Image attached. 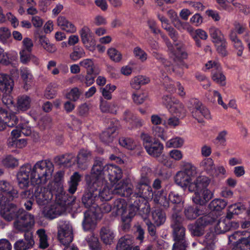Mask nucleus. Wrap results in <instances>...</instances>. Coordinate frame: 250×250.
<instances>
[{
    "instance_id": "obj_4",
    "label": "nucleus",
    "mask_w": 250,
    "mask_h": 250,
    "mask_svg": "<svg viewBox=\"0 0 250 250\" xmlns=\"http://www.w3.org/2000/svg\"><path fill=\"white\" fill-rule=\"evenodd\" d=\"M32 167V182L35 184H44L51 178L54 165L51 161H38Z\"/></svg>"
},
{
    "instance_id": "obj_42",
    "label": "nucleus",
    "mask_w": 250,
    "mask_h": 250,
    "mask_svg": "<svg viewBox=\"0 0 250 250\" xmlns=\"http://www.w3.org/2000/svg\"><path fill=\"white\" fill-rule=\"evenodd\" d=\"M171 212V223L183 221L184 219L180 215L181 208L179 204H173Z\"/></svg>"
},
{
    "instance_id": "obj_59",
    "label": "nucleus",
    "mask_w": 250,
    "mask_h": 250,
    "mask_svg": "<svg viewBox=\"0 0 250 250\" xmlns=\"http://www.w3.org/2000/svg\"><path fill=\"white\" fill-rule=\"evenodd\" d=\"M107 53L110 58L115 62H119L122 59V54L114 48H109Z\"/></svg>"
},
{
    "instance_id": "obj_18",
    "label": "nucleus",
    "mask_w": 250,
    "mask_h": 250,
    "mask_svg": "<svg viewBox=\"0 0 250 250\" xmlns=\"http://www.w3.org/2000/svg\"><path fill=\"white\" fill-rule=\"evenodd\" d=\"M105 175L112 183H115L122 177V169L118 166L113 165H105Z\"/></svg>"
},
{
    "instance_id": "obj_53",
    "label": "nucleus",
    "mask_w": 250,
    "mask_h": 250,
    "mask_svg": "<svg viewBox=\"0 0 250 250\" xmlns=\"http://www.w3.org/2000/svg\"><path fill=\"white\" fill-rule=\"evenodd\" d=\"M86 241L91 250H101V245L97 237L92 235Z\"/></svg>"
},
{
    "instance_id": "obj_25",
    "label": "nucleus",
    "mask_w": 250,
    "mask_h": 250,
    "mask_svg": "<svg viewBox=\"0 0 250 250\" xmlns=\"http://www.w3.org/2000/svg\"><path fill=\"white\" fill-rule=\"evenodd\" d=\"M140 202V199H134V197L131 196L130 203L131 204L129 207L128 214L125 215V218L124 219L125 221H131V219L136 215L137 212L140 209L139 203Z\"/></svg>"
},
{
    "instance_id": "obj_27",
    "label": "nucleus",
    "mask_w": 250,
    "mask_h": 250,
    "mask_svg": "<svg viewBox=\"0 0 250 250\" xmlns=\"http://www.w3.org/2000/svg\"><path fill=\"white\" fill-rule=\"evenodd\" d=\"M82 177L78 172H75L70 177V181L68 182L67 190L69 193L73 194L75 192L79 183L81 181Z\"/></svg>"
},
{
    "instance_id": "obj_26",
    "label": "nucleus",
    "mask_w": 250,
    "mask_h": 250,
    "mask_svg": "<svg viewBox=\"0 0 250 250\" xmlns=\"http://www.w3.org/2000/svg\"><path fill=\"white\" fill-rule=\"evenodd\" d=\"M200 167L210 175H216L215 165L213 160L210 158L204 159L200 164Z\"/></svg>"
},
{
    "instance_id": "obj_45",
    "label": "nucleus",
    "mask_w": 250,
    "mask_h": 250,
    "mask_svg": "<svg viewBox=\"0 0 250 250\" xmlns=\"http://www.w3.org/2000/svg\"><path fill=\"white\" fill-rule=\"evenodd\" d=\"M37 234L40 239V248L43 249L47 248L49 244L45 229H38L37 231Z\"/></svg>"
},
{
    "instance_id": "obj_31",
    "label": "nucleus",
    "mask_w": 250,
    "mask_h": 250,
    "mask_svg": "<svg viewBox=\"0 0 250 250\" xmlns=\"http://www.w3.org/2000/svg\"><path fill=\"white\" fill-rule=\"evenodd\" d=\"M132 239L129 235L122 237L116 246L117 250H130L132 248Z\"/></svg>"
},
{
    "instance_id": "obj_56",
    "label": "nucleus",
    "mask_w": 250,
    "mask_h": 250,
    "mask_svg": "<svg viewBox=\"0 0 250 250\" xmlns=\"http://www.w3.org/2000/svg\"><path fill=\"white\" fill-rule=\"evenodd\" d=\"M241 231H237L229 236V241L230 242H233L234 244L233 246H237L238 244L242 243L243 240H245V237H241Z\"/></svg>"
},
{
    "instance_id": "obj_55",
    "label": "nucleus",
    "mask_w": 250,
    "mask_h": 250,
    "mask_svg": "<svg viewBox=\"0 0 250 250\" xmlns=\"http://www.w3.org/2000/svg\"><path fill=\"white\" fill-rule=\"evenodd\" d=\"M119 144L122 146L128 149L132 150L135 146L134 141L129 138H121L119 140Z\"/></svg>"
},
{
    "instance_id": "obj_17",
    "label": "nucleus",
    "mask_w": 250,
    "mask_h": 250,
    "mask_svg": "<svg viewBox=\"0 0 250 250\" xmlns=\"http://www.w3.org/2000/svg\"><path fill=\"white\" fill-rule=\"evenodd\" d=\"M210 183L208 177L205 176H198L193 182L190 183L188 186L190 192L202 191L206 189Z\"/></svg>"
},
{
    "instance_id": "obj_8",
    "label": "nucleus",
    "mask_w": 250,
    "mask_h": 250,
    "mask_svg": "<svg viewBox=\"0 0 250 250\" xmlns=\"http://www.w3.org/2000/svg\"><path fill=\"white\" fill-rule=\"evenodd\" d=\"M58 239L63 246L70 244L73 239L72 227L68 222L61 225L58 230Z\"/></svg>"
},
{
    "instance_id": "obj_51",
    "label": "nucleus",
    "mask_w": 250,
    "mask_h": 250,
    "mask_svg": "<svg viewBox=\"0 0 250 250\" xmlns=\"http://www.w3.org/2000/svg\"><path fill=\"white\" fill-rule=\"evenodd\" d=\"M216 228L220 233H225L229 231L230 228V222L229 219H223L220 220L217 225Z\"/></svg>"
},
{
    "instance_id": "obj_43",
    "label": "nucleus",
    "mask_w": 250,
    "mask_h": 250,
    "mask_svg": "<svg viewBox=\"0 0 250 250\" xmlns=\"http://www.w3.org/2000/svg\"><path fill=\"white\" fill-rule=\"evenodd\" d=\"M168 110L172 114L179 117L185 113L184 105L178 100L171 107H169Z\"/></svg>"
},
{
    "instance_id": "obj_1",
    "label": "nucleus",
    "mask_w": 250,
    "mask_h": 250,
    "mask_svg": "<svg viewBox=\"0 0 250 250\" xmlns=\"http://www.w3.org/2000/svg\"><path fill=\"white\" fill-rule=\"evenodd\" d=\"M0 215L8 222L14 220L13 226L17 231H25L28 228H32L35 225L34 215L14 204L1 208Z\"/></svg>"
},
{
    "instance_id": "obj_52",
    "label": "nucleus",
    "mask_w": 250,
    "mask_h": 250,
    "mask_svg": "<svg viewBox=\"0 0 250 250\" xmlns=\"http://www.w3.org/2000/svg\"><path fill=\"white\" fill-rule=\"evenodd\" d=\"M203 106L204 105L198 99L195 98L190 99L188 103V108L191 114Z\"/></svg>"
},
{
    "instance_id": "obj_16",
    "label": "nucleus",
    "mask_w": 250,
    "mask_h": 250,
    "mask_svg": "<svg viewBox=\"0 0 250 250\" xmlns=\"http://www.w3.org/2000/svg\"><path fill=\"white\" fill-rule=\"evenodd\" d=\"M98 194L97 193H94L85 191L82 198V203L84 207L90 208L89 210H92V208H94L96 211L99 208L96 203L99 199Z\"/></svg>"
},
{
    "instance_id": "obj_6",
    "label": "nucleus",
    "mask_w": 250,
    "mask_h": 250,
    "mask_svg": "<svg viewBox=\"0 0 250 250\" xmlns=\"http://www.w3.org/2000/svg\"><path fill=\"white\" fill-rule=\"evenodd\" d=\"M183 221L171 223L172 235L175 243L172 250H186L188 243L186 238V228L183 225Z\"/></svg>"
},
{
    "instance_id": "obj_49",
    "label": "nucleus",
    "mask_w": 250,
    "mask_h": 250,
    "mask_svg": "<svg viewBox=\"0 0 250 250\" xmlns=\"http://www.w3.org/2000/svg\"><path fill=\"white\" fill-rule=\"evenodd\" d=\"M74 158V155L72 154L68 153L57 156L55 160L59 164L67 165L71 164L72 160Z\"/></svg>"
},
{
    "instance_id": "obj_44",
    "label": "nucleus",
    "mask_w": 250,
    "mask_h": 250,
    "mask_svg": "<svg viewBox=\"0 0 250 250\" xmlns=\"http://www.w3.org/2000/svg\"><path fill=\"white\" fill-rule=\"evenodd\" d=\"M1 163L4 167L9 168H14L19 166V160L11 155L5 156Z\"/></svg>"
},
{
    "instance_id": "obj_33",
    "label": "nucleus",
    "mask_w": 250,
    "mask_h": 250,
    "mask_svg": "<svg viewBox=\"0 0 250 250\" xmlns=\"http://www.w3.org/2000/svg\"><path fill=\"white\" fill-rule=\"evenodd\" d=\"M146 149L150 155L158 157L162 153L163 146L158 141L154 140V142Z\"/></svg>"
},
{
    "instance_id": "obj_39",
    "label": "nucleus",
    "mask_w": 250,
    "mask_h": 250,
    "mask_svg": "<svg viewBox=\"0 0 250 250\" xmlns=\"http://www.w3.org/2000/svg\"><path fill=\"white\" fill-rule=\"evenodd\" d=\"M149 82L150 80L148 77L144 76H138L133 79L130 84L133 88L139 89L141 85L147 84Z\"/></svg>"
},
{
    "instance_id": "obj_32",
    "label": "nucleus",
    "mask_w": 250,
    "mask_h": 250,
    "mask_svg": "<svg viewBox=\"0 0 250 250\" xmlns=\"http://www.w3.org/2000/svg\"><path fill=\"white\" fill-rule=\"evenodd\" d=\"M31 99L27 95L18 97L17 102V107L18 110L25 111L28 110L31 105Z\"/></svg>"
},
{
    "instance_id": "obj_23",
    "label": "nucleus",
    "mask_w": 250,
    "mask_h": 250,
    "mask_svg": "<svg viewBox=\"0 0 250 250\" xmlns=\"http://www.w3.org/2000/svg\"><path fill=\"white\" fill-rule=\"evenodd\" d=\"M81 38L83 43L89 50L93 51L96 42L93 39L90 29L87 27H83L80 31Z\"/></svg>"
},
{
    "instance_id": "obj_37",
    "label": "nucleus",
    "mask_w": 250,
    "mask_h": 250,
    "mask_svg": "<svg viewBox=\"0 0 250 250\" xmlns=\"http://www.w3.org/2000/svg\"><path fill=\"white\" fill-rule=\"evenodd\" d=\"M154 223L158 227L163 224L166 219L165 213L160 208L155 209L152 213Z\"/></svg>"
},
{
    "instance_id": "obj_10",
    "label": "nucleus",
    "mask_w": 250,
    "mask_h": 250,
    "mask_svg": "<svg viewBox=\"0 0 250 250\" xmlns=\"http://www.w3.org/2000/svg\"><path fill=\"white\" fill-rule=\"evenodd\" d=\"M119 128V123L118 121L112 120L110 125L100 135L101 141L105 144H109L113 142L114 138L117 135V131Z\"/></svg>"
},
{
    "instance_id": "obj_15",
    "label": "nucleus",
    "mask_w": 250,
    "mask_h": 250,
    "mask_svg": "<svg viewBox=\"0 0 250 250\" xmlns=\"http://www.w3.org/2000/svg\"><path fill=\"white\" fill-rule=\"evenodd\" d=\"M97 225L96 217L94 211L88 210L84 213L82 226L84 231H91L95 229Z\"/></svg>"
},
{
    "instance_id": "obj_58",
    "label": "nucleus",
    "mask_w": 250,
    "mask_h": 250,
    "mask_svg": "<svg viewBox=\"0 0 250 250\" xmlns=\"http://www.w3.org/2000/svg\"><path fill=\"white\" fill-rule=\"evenodd\" d=\"M82 93V92L78 88L74 87L67 94L66 97L70 100L75 102L79 99Z\"/></svg>"
},
{
    "instance_id": "obj_62",
    "label": "nucleus",
    "mask_w": 250,
    "mask_h": 250,
    "mask_svg": "<svg viewBox=\"0 0 250 250\" xmlns=\"http://www.w3.org/2000/svg\"><path fill=\"white\" fill-rule=\"evenodd\" d=\"M246 209L244 205L241 204L232 205L229 207V211L235 214H239Z\"/></svg>"
},
{
    "instance_id": "obj_3",
    "label": "nucleus",
    "mask_w": 250,
    "mask_h": 250,
    "mask_svg": "<svg viewBox=\"0 0 250 250\" xmlns=\"http://www.w3.org/2000/svg\"><path fill=\"white\" fill-rule=\"evenodd\" d=\"M33 167L31 164L26 163L21 166L16 174V181L19 189L22 190L20 197L25 199L33 197L34 183L32 182Z\"/></svg>"
},
{
    "instance_id": "obj_2",
    "label": "nucleus",
    "mask_w": 250,
    "mask_h": 250,
    "mask_svg": "<svg viewBox=\"0 0 250 250\" xmlns=\"http://www.w3.org/2000/svg\"><path fill=\"white\" fill-rule=\"evenodd\" d=\"M53 187L54 190L56 187H58L56 191L58 193L56 195V203L50 207L44 208L42 211L43 216L49 219L55 218L64 212L66 208L74 201L73 197L68 196L67 194L63 193L60 183L54 182Z\"/></svg>"
},
{
    "instance_id": "obj_21",
    "label": "nucleus",
    "mask_w": 250,
    "mask_h": 250,
    "mask_svg": "<svg viewBox=\"0 0 250 250\" xmlns=\"http://www.w3.org/2000/svg\"><path fill=\"white\" fill-rule=\"evenodd\" d=\"M91 153L90 151L82 149L77 155L75 161H76L78 167L84 170L88 167V163L91 159Z\"/></svg>"
},
{
    "instance_id": "obj_47",
    "label": "nucleus",
    "mask_w": 250,
    "mask_h": 250,
    "mask_svg": "<svg viewBox=\"0 0 250 250\" xmlns=\"http://www.w3.org/2000/svg\"><path fill=\"white\" fill-rule=\"evenodd\" d=\"M182 171L188 176L189 178L191 179V177L196 175V168L191 164L182 162Z\"/></svg>"
},
{
    "instance_id": "obj_30",
    "label": "nucleus",
    "mask_w": 250,
    "mask_h": 250,
    "mask_svg": "<svg viewBox=\"0 0 250 250\" xmlns=\"http://www.w3.org/2000/svg\"><path fill=\"white\" fill-rule=\"evenodd\" d=\"M191 180V178H189L182 170L178 171L174 176V181L176 184L182 188L188 187Z\"/></svg>"
},
{
    "instance_id": "obj_11",
    "label": "nucleus",
    "mask_w": 250,
    "mask_h": 250,
    "mask_svg": "<svg viewBox=\"0 0 250 250\" xmlns=\"http://www.w3.org/2000/svg\"><path fill=\"white\" fill-rule=\"evenodd\" d=\"M34 187L33 196L34 195L37 204L40 206H43L47 204L52 197L51 191L48 188L42 187L39 185Z\"/></svg>"
},
{
    "instance_id": "obj_48",
    "label": "nucleus",
    "mask_w": 250,
    "mask_h": 250,
    "mask_svg": "<svg viewBox=\"0 0 250 250\" xmlns=\"http://www.w3.org/2000/svg\"><path fill=\"white\" fill-rule=\"evenodd\" d=\"M113 209L116 210V213L123 216L125 211L126 203L124 199H117L114 202Z\"/></svg>"
},
{
    "instance_id": "obj_14",
    "label": "nucleus",
    "mask_w": 250,
    "mask_h": 250,
    "mask_svg": "<svg viewBox=\"0 0 250 250\" xmlns=\"http://www.w3.org/2000/svg\"><path fill=\"white\" fill-rule=\"evenodd\" d=\"M113 194L122 197H129L133 195L131 185L126 181L123 180L115 185L112 190Z\"/></svg>"
},
{
    "instance_id": "obj_7",
    "label": "nucleus",
    "mask_w": 250,
    "mask_h": 250,
    "mask_svg": "<svg viewBox=\"0 0 250 250\" xmlns=\"http://www.w3.org/2000/svg\"><path fill=\"white\" fill-rule=\"evenodd\" d=\"M0 204L6 205L20 196L18 190L13 185L6 180L0 181Z\"/></svg>"
},
{
    "instance_id": "obj_35",
    "label": "nucleus",
    "mask_w": 250,
    "mask_h": 250,
    "mask_svg": "<svg viewBox=\"0 0 250 250\" xmlns=\"http://www.w3.org/2000/svg\"><path fill=\"white\" fill-rule=\"evenodd\" d=\"M80 65L86 69L87 74L97 75L100 73L99 69L94 66V63L91 59L83 60L80 62Z\"/></svg>"
},
{
    "instance_id": "obj_29",
    "label": "nucleus",
    "mask_w": 250,
    "mask_h": 250,
    "mask_svg": "<svg viewBox=\"0 0 250 250\" xmlns=\"http://www.w3.org/2000/svg\"><path fill=\"white\" fill-rule=\"evenodd\" d=\"M100 109L102 112L116 114L118 108L117 104L115 102L108 103L104 100H101Z\"/></svg>"
},
{
    "instance_id": "obj_24",
    "label": "nucleus",
    "mask_w": 250,
    "mask_h": 250,
    "mask_svg": "<svg viewBox=\"0 0 250 250\" xmlns=\"http://www.w3.org/2000/svg\"><path fill=\"white\" fill-rule=\"evenodd\" d=\"M105 165L104 166L103 162L100 158H97L94 161L91 170L90 174L89 175H93L95 177L100 178L102 175H105Z\"/></svg>"
},
{
    "instance_id": "obj_64",
    "label": "nucleus",
    "mask_w": 250,
    "mask_h": 250,
    "mask_svg": "<svg viewBox=\"0 0 250 250\" xmlns=\"http://www.w3.org/2000/svg\"><path fill=\"white\" fill-rule=\"evenodd\" d=\"M212 78L214 81L222 85H225L226 80L225 76L220 71L215 72L213 73Z\"/></svg>"
},
{
    "instance_id": "obj_34",
    "label": "nucleus",
    "mask_w": 250,
    "mask_h": 250,
    "mask_svg": "<svg viewBox=\"0 0 250 250\" xmlns=\"http://www.w3.org/2000/svg\"><path fill=\"white\" fill-rule=\"evenodd\" d=\"M36 38L38 40L39 44L47 51L50 53L56 51V48L54 45L50 44L48 39L45 36L38 34Z\"/></svg>"
},
{
    "instance_id": "obj_28",
    "label": "nucleus",
    "mask_w": 250,
    "mask_h": 250,
    "mask_svg": "<svg viewBox=\"0 0 250 250\" xmlns=\"http://www.w3.org/2000/svg\"><path fill=\"white\" fill-rule=\"evenodd\" d=\"M101 240L106 245H110L114 237V233L109 227H103L100 230Z\"/></svg>"
},
{
    "instance_id": "obj_5",
    "label": "nucleus",
    "mask_w": 250,
    "mask_h": 250,
    "mask_svg": "<svg viewBox=\"0 0 250 250\" xmlns=\"http://www.w3.org/2000/svg\"><path fill=\"white\" fill-rule=\"evenodd\" d=\"M216 220V216L212 212L206 214L198 218L194 223L188 225V229L194 237H201L205 232V228L212 225Z\"/></svg>"
},
{
    "instance_id": "obj_19",
    "label": "nucleus",
    "mask_w": 250,
    "mask_h": 250,
    "mask_svg": "<svg viewBox=\"0 0 250 250\" xmlns=\"http://www.w3.org/2000/svg\"><path fill=\"white\" fill-rule=\"evenodd\" d=\"M14 83L8 74H0V90L6 94H9L13 90Z\"/></svg>"
},
{
    "instance_id": "obj_54",
    "label": "nucleus",
    "mask_w": 250,
    "mask_h": 250,
    "mask_svg": "<svg viewBox=\"0 0 250 250\" xmlns=\"http://www.w3.org/2000/svg\"><path fill=\"white\" fill-rule=\"evenodd\" d=\"M113 194L112 190L110 191L108 187L104 186L102 191H99L98 196L99 198L100 197L103 200L108 201L112 198Z\"/></svg>"
},
{
    "instance_id": "obj_38",
    "label": "nucleus",
    "mask_w": 250,
    "mask_h": 250,
    "mask_svg": "<svg viewBox=\"0 0 250 250\" xmlns=\"http://www.w3.org/2000/svg\"><path fill=\"white\" fill-rule=\"evenodd\" d=\"M192 114L193 118L198 120V122H203V118L208 119L209 118V112L208 109L204 105L199 108Z\"/></svg>"
},
{
    "instance_id": "obj_60",
    "label": "nucleus",
    "mask_w": 250,
    "mask_h": 250,
    "mask_svg": "<svg viewBox=\"0 0 250 250\" xmlns=\"http://www.w3.org/2000/svg\"><path fill=\"white\" fill-rule=\"evenodd\" d=\"M184 143V140L179 137L173 138L169 140L166 143L167 147H180Z\"/></svg>"
},
{
    "instance_id": "obj_40",
    "label": "nucleus",
    "mask_w": 250,
    "mask_h": 250,
    "mask_svg": "<svg viewBox=\"0 0 250 250\" xmlns=\"http://www.w3.org/2000/svg\"><path fill=\"white\" fill-rule=\"evenodd\" d=\"M227 205V202L224 199H215L212 200L208 205L210 210L221 211L224 209Z\"/></svg>"
},
{
    "instance_id": "obj_36",
    "label": "nucleus",
    "mask_w": 250,
    "mask_h": 250,
    "mask_svg": "<svg viewBox=\"0 0 250 250\" xmlns=\"http://www.w3.org/2000/svg\"><path fill=\"white\" fill-rule=\"evenodd\" d=\"M209 35L212 39V42L216 45L220 43H223L226 40L221 31L215 27H211L209 29Z\"/></svg>"
},
{
    "instance_id": "obj_61",
    "label": "nucleus",
    "mask_w": 250,
    "mask_h": 250,
    "mask_svg": "<svg viewBox=\"0 0 250 250\" xmlns=\"http://www.w3.org/2000/svg\"><path fill=\"white\" fill-rule=\"evenodd\" d=\"M141 138L143 141V144L145 149L150 146L154 142V140H156L149 134L145 133H141Z\"/></svg>"
},
{
    "instance_id": "obj_50",
    "label": "nucleus",
    "mask_w": 250,
    "mask_h": 250,
    "mask_svg": "<svg viewBox=\"0 0 250 250\" xmlns=\"http://www.w3.org/2000/svg\"><path fill=\"white\" fill-rule=\"evenodd\" d=\"M202 195L203 200L201 199L200 197H197V199L196 200V202L200 203V206L205 205L213 197L211 191L207 188L202 190Z\"/></svg>"
},
{
    "instance_id": "obj_12",
    "label": "nucleus",
    "mask_w": 250,
    "mask_h": 250,
    "mask_svg": "<svg viewBox=\"0 0 250 250\" xmlns=\"http://www.w3.org/2000/svg\"><path fill=\"white\" fill-rule=\"evenodd\" d=\"M183 213L187 220L193 221L200 215H204L205 211L202 206L192 205L186 207Z\"/></svg>"
},
{
    "instance_id": "obj_9",
    "label": "nucleus",
    "mask_w": 250,
    "mask_h": 250,
    "mask_svg": "<svg viewBox=\"0 0 250 250\" xmlns=\"http://www.w3.org/2000/svg\"><path fill=\"white\" fill-rule=\"evenodd\" d=\"M32 228H28L25 231H18L24 232V239L17 241L14 245L15 250H29L35 245L33 232L30 231Z\"/></svg>"
},
{
    "instance_id": "obj_22",
    "label": "nucleus",
    "mask_w": 250,
    "mask_h": 250,
    "mask_svg": "<svg viewBox=\"0 0 250 250\" xmlns=\"http://www.w3.org/2000/svg\"><path fill=\"white\" fill-rule=\"evenodd\" d=\"M168 16L171 19L174 26L179 30H186L189 33L193 31V28L187 22H182L178 18L176 13L172 10L167 11Z\"/></svg>"
},
{
    "instance_id": "obj_41",
    "label": "nucleus",
    "mask_w": 250,
    "mask_h": 250,
    "mask_svg": "<svg viewBox=\"0 0 250 250\" xmlns=\"http://www.w3.org/2000/svg\"><path fill=\"white\" fill-rule=\"evenodd\" d=\"M4 122L5 126L13 127L16 125L18 122V118L15 113H5L3 114Z\"/></svg>"
},
{
    "instance_id": "obj_20",
    "label": "nucleus",
    "mask_w": 250,
    "mask_h": 250,
    "mask_svg": "<svg viewBox=\"0 0 250 250\" xmlns=\"http://www.w3.org/2000/svg\"><path fill=\"white\" fill-rule=\"evenodd\" d=\"M132 197L135 199H150L153 198V191L150 185L136 186V191L133 193Z\"/></svg>"
},
{
    "instance_id": "obj_46",
    "label": "nucleus",
    "mask_w": 250,
    "mask_h": 250,
    "mask_svg": "<svg viewBox=\"0 0 250 250\" xmlns=\"http://www.w3.org/2000/svg\"><path fill=\"white\" fill-rule=\"evenodd\" d=\"M139 206L140 207L139 214L146 220L150 211V207L146 202L142 199L141 200L140 203H139Z\"/></svg>"
},
{
    "instance_id": "obj_57",
    "label": "nucleus",
    "mask_w": 250,
    "mask_h": 250,
    "mask_svg": "<svg viewBox=\"0 0 250 250\" xmlns=\"http://www.w3.org/2000/svg\"><path fill=\"white\" fill-rule=\"evenodd\" d=\"M85 54L83 49L78 46H75L73 48V51L70 54V58L73 61H76L82 58Z\"/></svg>"
},
{
    "instance_id": "obj_63",
    "label": "nucleus",
    "mask_w": 250,
    "mask_h": 250,
    "mask_svg": "<svg viewBox=\"0 0 250 250\" xmlns=\"http://www.w3.org/2000/svg\"><path fill=\"white\" fill-rule=\"evenodd\" d=\"M146 223L147 227L148 233L153 237L154 240H156L157 238L156 226L152 223L149 220H146Z\"/></svg>"
},
{
    "instance_id": "obj_13",
    "label": "nucleus",
    "mask_w": 250,
    "mask_h": 250,
    "mask_svg": "<svg viewBox=\"0 0 250 250\" xmlns=\"http://www.w3.org/2000/svg\"><path fill=\"white\" fill-rule=\"evenodd\" d=\"M86 191L92 193H97L101 189L103 181L100 178L94 177L93 175L87 174L85 175Z\"/></svg>"
}]
</instances>
